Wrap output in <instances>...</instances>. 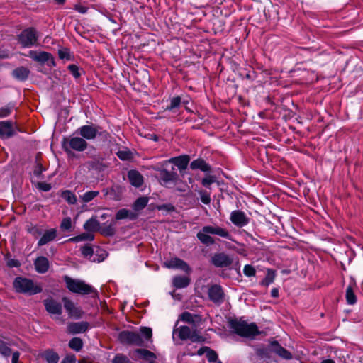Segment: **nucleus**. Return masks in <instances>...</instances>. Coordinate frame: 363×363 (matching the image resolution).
<instances>
[{"label":"nucleus","mask_w":363,"mask_h":363,"mask_svg":"<svg viewBox=\"0 0 363 363\" xmlns=\"http://www.w3.org/2000/svg\"><path fill=\"white\" fill-rule=\"evenodd\" d=\"M79 363H92L90 360L87 359H83L79 361Z\"/></svg>","instance_id":"obj_62"},{"label":"nucleus","mask_w":363,"mask_h":363,"mask_svg":"<svg viewBox=\"0 0 363 363\" xmlns=\"http://www.w3.org/2000/svg\"><path fill=\"white\" fill-rule=\"evenodd\" d=\"M99 226V223L95 218H90L84 224V228L87 231H94Z\"/></svg>","instance_id":"obj_38"},{"label":"nucleus","mask_w":363,"mask_h":363,"mask_svg":"<svg viewBox=\"0 0 363 363\" xmlns=\"http://www.w3.org/2000/svg\"><path fill=\"white\" fill-rule=\"evenodd\" d=\"M211 262L216 267H227L233 263V259L230 256L220 252L212 257Z\"/></svg>","instance_id":"obj_8"},{"label":"nucleus","mask_w":363,"mask_h":363,"mask_svg":"<svg viewBox=\"0 0 363 363\" xmlns=\"http://www.w3.org/2000/svg\"><path fill=\"white\" fill-rule=\"evenodd\" d=\"M321 363H335V362L332 359H324Z\"/></svg>","instance_id":"obj_63"},{"label":"nucleus","mask_w":363,"mask_h":363,"mask_svg":"<svg viewBox=\"0 0 363 363\" xmlns=\"http://www.w3.org/2000/svg\"><path fill=\"white\" fill-rule=\"evenodd\" d=\"M38 38L37 31L33 28H28L18 35V42L23 48H30L36 45Z\"/></svg>","instance_id":"obj_4"},{"label":"nucleus","mask_w":363,"mask_h":363,"mask_svg":"<svg viewBox=\"0 0 363 363\" xmlns=\"http://www.w3.org/2000/svg\"><path fill=\"white\" fill-rule=\"evenodd\" d=\"M172 284L177 289L185 288L190 284V279L186 276H177L173 278Z\"/></svg>","instance_id":"obj_24"},{"label":"nucleus","mask_w":363,"mask_h":363,"mask_svg":"<svg viewBox=\"0 0 363 363\" xmlns=\"http://www.w3.org/2000/svg\"><path fill=\"white\" fill-rule=\"evenodd\" d=\"M231 328L238 335L245 337H253L259 333L258 328L255 323L234 320L230 323Z\"/></svg>","instance_id":"obj_3"},{"label":"nucleus","mask_w":363,"mask_h":363,"mask_svg":"<svg viewBox=\"0 0 363 363\" xmlns=\"http://www.w3.org/2000/svg\"><path fill=\"white\" fill-rule=\"evenodd\" d=\"M67 288L72 293L82 295L96 294V291L91 285L80 279H74L68 276L64 277Z\"/></svg>","instance_id":"obj_1"},{"label":"nucleus","mask_w":363,"mask_h":363,"mask_svg":"<svg viewBox=\"0 0 363 363\" xmlns=\"http://www.w3.org/2000/svg\"><path fill=\"white\" fill-rule=\"evenodd\" d=\"M64 307L65 310L67 311L69 317L74 318H79L82 316V310L77 307L75 304L70 300L67 298H64L62 299Z\"/></svg>","instance_id":"obj_13"},{"label":"nucleus","mask_w":363,"mask_h":363,"mask_svg":"<svg viewBox=\"0 0 363 363\" xmlns=\"http://www.w3.org/2000/svg\"><path fill=\"white\" fill-rule=\"evenodd\" d=\"M29 70L25 67H18L13 71V75L19 80H25L28 78Z\"/></svg>","instance_id":"obj_31"},{"label":"nucleus","mask_w":363,"mask_h":363,"mask_svg":"<svg viewBox=\"0 0 363 363\" xmlns=\"http://www.w3.org/2000/svg\"><path fill=\"white\" fill-rule=\"evenodd\" d=\"M11 345L12 344L7 343L0 339V354L6 358L9 357L11 354V350L10 349Z\"/></svg>","instance_id":"obj_32"},{"label":"nucleus","mask_w":363,"mask_h":363,"mask_svg":"<svg viewBox=\"0 0 363 363\" xmlns=\"http://www.w3.org/2000/svg\"><path fill=\"white\" fill-rule=\"evenodd\" d=\"M45 307L50 314L60 315L62 313L61 305L52 299L45 301Z\"/></svg>","instance_id":"obj_20"},{"label":"nucleus","mask_w":363,"mask_h":363,"mask_svg":"<svg viewBox=\"0 0 363 363\" xmlns=\"http://www.w3.org/2000/svg\"><path fill=\"white\" fill-rule=\"evenodd\" d=\"M169 163H172L176 165L180 171L184 170L187 168L189 157L187 155H182L179 157H175L169 159L168 161Z\"/></svg>","instance_id":"obj_18"},{"label":"nucleus","mask_w":363,"mask_h":363,"mask_svg":"<svg viewBox=\"0 0 363 363\" xmlns=\"http://www.w3.org/2000/svg\"><path fill=\"white\" fill-rule=\"evenodd\" d=\"M66 143L71 149L78 152L85 150L88 146L86 140L82 137L79 136L71 137L69 139L67 140Z\"/></svg>","instance_id":"obj_10"},{"label":"nucleus","mask_w":363,"mask_h":363,"mask_svg":"<svg viewBox=\"0 0 363 363\" xmlns=\"http://www.w3.org/2000/svg\"><path fill=\"white\" fill-rule=\"evenodd\" d=\"M99 194V191H89L85 192L83 195L81 196L82 200L85 203H89L94 198L98 196Z\"/></svg>","instance_id":"obj_39"},{"label":"nucleus","mask_w":363,"mask_h":363,"mask_svg":"<svg viewBox=\"0 0 363 363\" xmlns=\"http://www.w3.org/2000/svg\"><path fill=\"white\" fill-rule=\"evenodd\" d=\"M59 57L60 59L69 60L70 59V51L69 49L63 48L58 50Z\"/></svg>","instance_id":"obj_47"},{"label":"nucleus","mask_w":363,"mask_h":363,"mask_svg":"<svg viewBox=\"0 0 363 363\" xmlns=\"http://www.w3.org/2000/svg\"><path fill=\"white\" fill-rule=\"evenodd\" d=\"M89 327L87 322H77L69 323L67 326V330L71 334H77L85 332Z\"/></svg>","instance_id":"obj_19"},{"label":"nucleus","mask_w":363,"mask_h":363,"mask_svg":"<svg viewBox=\"0 0 363 363\" xmlns=\"http://www.w3.org/2000/svg\"><path fill=\"white\" fill-rule=\"evenodd\" d=\"M197 238L201 242L206 245H213L215 242L214 239L207 233H204L203 228L197 233Z\"/></svg>","instance_id":"obj_27"},{"label":"nucleus","mask_w":363,"mask_h":363,"mask_svg":"<svg viewBox=\"0 0 363 363\" xmlns=\"http://www.w3.org/2000/svg\"><path fill=\"white\" fill-rule=\"evenodd\" d=\"M197 354L199 356L206 355L208 363H222L218 359V355L215 351L208 347H203L197 351Z\"/></svg>","instance_id":"obj_16"},{"label":"nucleus","mask_w":363,"mask_h":363,"mask_svg":"<svg viewBox=\"0 0 363 363\" xmlns=\"http://www.w3.org/2000/svg\"><path fill=\"white\" fill-rule=\"evenodd\" d=\"M57 237V230L54 228L46 230L38 242V246L46 245L50 241H52Z\"/></svg>","instance_id":"obj_22"},{"label":"nucleus","mask_w":363,"mask_h":363,"mask_svg":"<svg viewBox=\"0 0 363 363\" xmlns=\"http://www.w3.org/2000/svg\"><path fill=\"white\" fill-rule=\"evenodd\" d=\"M112 363H130V361L125 356L118 354L114 357Z\"/></svg>","instance_id":"obj_49"},{"label":"nucleus","mask_w":363,"mask_h":363,"mask_svg":"<svg viewBox=\"0 0 363 363\" xmlns=\"http://www.w3.org/2000/svg\"><path fill=\"white\" fill-rule=\"evenodd\" d=\"M61 196L67 201L69 204H74L77 203V196L71 191L65 190L61 194Z\"/></svg>","instance_id":"obj_37"},{"label":"nucleus","mask_w":363,"mask_h":363,"mask_svg":"<svg viewBox=\"0 0 363 363\" xmlns=\"http://www.w3.org/2000/svg\"><path fill=\"white\" fill-rule=\"evenodd\" d=\"M271 295L274 298H277L279 296V290L277 288H273L271 291Z\"/></svg>","instance_id":"obj_61"},{"label":"nucleus","mask_w":363,"mask_h":363,"mask_svg":"<svg viewBox=\"0 0 363 363\" xmlns=\"http://www.w3.org/2000/svg\"><path fill=\"white\" fill-rule=\"evenodd\" d=\"M276 277L275 272L272 269H267V274L264 279L262 281L261 284L264 286H268L274 282Z\"/></svg>","instance_id":"obj_35"},{"label":"nucleus","mask_w":363,"mask_h":363,"mask_svg":"<svg viewBox=\"0 0 363 363\" xmlns=\"http://www.w3.org/2000/svg\"><path fill=\"white\" fill-rule=\"evenodd\" d=\"M6 264L7 266L11 268L18 267L20 266V262L17 259H8Z\"/></svg>","instance_id":"obj_56"},{"label":"nucleus","mask_w":363,"mask_h":363,"mask_svg":"<svg viewBox=\"0 0 363 363\" xmlns=\"http://www.w3.org/2000/svg\"><path fill=\"white\" fill-rule=\"evenodd\" d=\"M34 264L36 271L39 273H45L49 268V261L45 257H38Z\"/></svg>","instance_id":"obj_23"},{"label":"nucleus","mask_w":363,"mask_h":363,"mask_svg":"<svg viewBox=\"0 0 363 363\" xmlns=\"http://www.w3.org/2000/svg\"><path fill=\"white\" fill-rule=\"evenodd\" d=\"M140 335L144 337L145 340H150L152 337V329L147 327H142L140 329Z\"/></svg>","instance_id":"obj_44"},{"label":"nucleus","mask_w":363,"mask_h":363,"mask_svg":"<svg viewBox=\"0 0 363 363\" xmlns=\"http://www.w3.org/2000/svg\"><path fill=\"white\" fill-rule=\"evenodd\" d=\"M128 177L130 183L135 187H140L143 183V177L142 174L136 170L129 171L128 173Z\"/></svg>","instance_id":"obj_21"},{"label":"nucleus","mask_w":363,"mask_h":363,"mask_svg":"<svg viewBox=\"0 0 363 363\" xmlns=\"http://www.w3.org/2000/svg\"><path fill=\"white\" fill-rule=\"evenodd\" d=\"M82 253L85 257H91L93 255V250L89 246H84L82 248Z\"/></svg>","instance_id":"obj_52"},{"label":"nucleus","mask_w":363,"mask_h":363,"mask_svg":"<svg viewBox=\"0 0 363 363\" xmlns=\"http://www.w3.org/2000/svg\"><path fill=\"white\" fill-rule=\"evenodd\" d=\"M68 69L75 78H78L80 76L79 68L77 65H69L68 66Z\"/></svg>","instance_id":"obj_50"},{"label":"nucleus","mask_w":363,"mask_h":363,"mask_svg":"<svg viewBox=\"0 0 363 363\" xmlns=\"http://www.w3.org/2000/svg\"><path fill=\"white\" fill-rule=\"evenodd\" d=\"M174 333L178 334L181 340H186L190 337L191 330L187 326H181L177 330H174Z\"/></svg>","instance_id":"obj_34"},{"label":"nucleus","mask_w":363,"mask_h":363,"mask_svg":"<svg viewBox=\"0 0 363 363\" xmlns=\"http://www.w3.org/2000/svg\"><path fill=\"white\" fill-rule=\"evenodd\" d=\"M135 352L141 357L145 359H155V355L152 352L145 349H138Z\"/></svg>","instance_id":"obj_41"},{"label":"nucleus","mask_w":363,"mask_h":363,"mask_svg":"<svg viewBox=\"0 0 363 363\" xmlns=\"http://www.w3.org/2000/svg\"><path fill=\"white\" fill-rule=\"evenodd\" d=\"M164 266L169 269H180L186 273L191 272L190 267L182 259L174 257L164 262Z\"/></svg>","instance_id":"obj_9"},{"label":"nucleus","mask_w":363,"mask_h":363,"mask_svg":"<svg viewBox=\"0 0 363 363\" xmlns=\"http://www.w3.org/2000/svg\"><path fill=\"white\" fill-rule=\"evenodd\" d=\"M345 298L347 303L353 305L357 302V297L354 293L352 286H348L346 289Z\"/></svg>","instance_id":"obj_36"},{"label":"nucleus","mask_w":363,"mask_h":363,"mask_svg":"<svg viewBox=\"0 0 363 363\" xmlns=\"http://www.w3.org/2000/svg\"><path fill=\"white\" fill-rule=\"evenodd\" d=\"M42 357L48 363H57L59 361V356L57 353L52 350L45 351L43 353Z\"/></svg>","instance_id":"obj_30"},{"label":"nucleus","mask_w":363,"mask_h":363,"mask_svg":"<svg viewBox=\"0 0 363 363\" xmlns=\"http://www.w3.org/2000/svg\"><path fill=\"white\" fill-rule=\"evenodd\" d=\"M160 179L162 185L169 186L172 184H176L178 180V175L174 172H169L166 169H160Z\"/></svg>","instance_id":"obj_11"},{"label":"nucleus","mask_w":363,"mask_h":363,"mask_svg":"<svg viewBox=\"0 0 363 363\" xmlns=\"http://www.w3.org/2000/svg\"><path fill=\"white\" fill-rule=\"evenodd\" d=\"M215 182V179L213 177L208 176L203 179L202 180V184L204 186H209L211 184H213Z\"/></svg>","instance_id":"obj_54"},{"label":"nucleus","mask_w":363,"mask_h":363,"mask_svg":"<svg viewBox=\"0 0 363 363\" xmlns=\"http://www.w3.org/2000/svg\"><path fill=\"white\" fill-rule=\"evenodd\" d=\"M148 198L145 196L139 197L133 203V208L135 211H139L143 209L148 203Z\"/></svg>","instance_id":"obj_33"},{"label":"nucleus","mask_w":363,"mask_h":363,"mask_svg":"<svg viewBox=\"0 0 363 363\" xmlns=\"http://www.w3.org/2000/svg\"><path fill=\"white\" fill-rule=\"evenodd\" d=\"M94 236L89 233H84L75 237H72L67 240V242H78L84 240H93Z\"/></svg>","instance_id":"obj_29"},{"label":"nucleus","mask_w":363,"mask_h":363,"mask_svg":"<svg viewBox=\"0 0 363 363\" xmlns=\"http://www.w3.org/2000/svg\"><path fill=\"white\" fill-rule=\"evenodd\" d=\"M204 233L208 234L217 235L222 238H230L229 233L224 228L217 225H207L202 228Z\"/></svg>","instance_id":"obj_15"},{"label":"nucleus","mask_w":363,"mask_h":363,"mask_svg":"<svg viewBox=\"0 0 363 363\" xmlns=\"http://www.w3.org/2000/svg\"><path fill=\"white\" fill-rule=\"evenodd\" d=\"M136 218V215L131 212L130 210L122 208L119 210L116 214V220H122L125 218H129L130 220H133Z\"/></svg>","instance_id":"obj_28"},{"label":"nucleus","mask_w":363,"mask_h":363,"mask_svg":"<svg viewBox=\"0 0 363 363\" xmlns=\"http://www.w3.org/2000/svg\"><path fill=\"white\" fill-rule=\"evenodd\" d=\"M57 4H62L65 3V0H55Z\"/></svg>","instance_id":"obj_64"},{"label":"nucleus","mask_w":363,"mask_h":363,"mask_svg":"<svg viewBox=\"0 0 363 363\" xmlns=\"http://www.w3.org/2000/svg\"><path fill=\"white\" fill-rule=\"evenodd\" d=\"M76 358L74 355L66 357L60 363H75Z\"/></svg>","instance_id":"obj_59"},{"label":"nucleus","mask_w":363,"mask_h":363,"mask_svg":"<svg viewBox=\"0 0 363 363\" xmlns=\"http://www.w3.org/2000/svg\"><path fill=\"white\" fill-rule=\"evenodd\" d=\"M13 287L17 292L29 295L41 292L40 286L35 284L32 280L24 277H16L13 281Z\"/></svg>","instance_id":"obj_2"},{"label":"nucleus","mask_w":363,"mask_h":363,"mask_svg":"<svg viewBox=\"0 0 363 363\" xmlns=\"http://www.w3.org/2000/svg\"><path fill=\"white\" fill-rule=\"evenodd\" d=\"M13 106L8 105L0 108V118H5L11 113Z\"/></svg>","instance_id":"obj_45"},{"label":"nucleus","mask_w":363,"mask_h":363,"mask_svg":"<svg viewBox=\"0 0 363 363\" xmlns=\"http://www.w3.org/2000/svg\"><path fill=\"white\" fill-rule=\"evenodd\" d=\"M15 134L13 124L9 121H0V138H9Z\"/></svg>","instance_id":"obj_14"},{"label":"nucleus","mask_w":363,"mask_h":363,"mask_svg":"<svg viewBox=\"0 0 363 363\" xmlns=\"http://www.w3.org/2000/svg\"><path fill=\"white\" fill-rule=\"evenodd\" d=\"M255 269L254 267L250 264H247L244 267L243 273L245 276L250 277L255 275Z\"/></svg>","instance_id":"obj_46"},{"label":"nucleus","mask_w":363,"mask_h":363,"mask_svg":"<svg viewBox=\"0 0 363 363\" xmlns=\"http://www.w3.org/2000/svg\"><path fill=\"white\" fill-rule=\"evenodd\" d=\"M118 157L122 160H128L131 157V153L129 151L121 150L117 152Z\"/></svg>","instance_id":"obj_48"},{"label":"nucleus","mask_w":363,"mask_h":363,"mask_svg":"<svg viewBox=\"0 0 363 363\" xmlns=\"http://www.w3.org/2000/svg\"><path fill=\"white\" fill-rule=\"evenodd\" d=\"M192 342H203V337L196 333H191L190 337H189Z\"/></svg>","instance_id":"obj_53"},{"label":"nucleus","mask_w":363,"mask_h":363,"mask_svg":"<svg viewBox=\"0 0 363 363\" xmlns=\"http://www.w3.org/2000/svg\"><path fill=\"white\" fill-rule=\"evenodd\" d=\"M230 219L238 227H243L249 223V218L244 212L240 211H233L230 214Z\"/></svg>","instance_id":"obj_12"},{"label":"nucleus","mask_w":363,"mask_h":363,"mask_svg":"<svg viewBox=\"0 0 363 363\" xmlns=\"http://www.w3.org/2000/svg\"><path fill=\"white\" fill-rule=\"evenodd\" d=\"M28 56L32 58L33 60L40 63H45L48 62V65H55V61L51 54L47 52H37L35 50H30L29 51Z\"/></svg>","instance_id":"obj_6"},{"label":"nucleus","mask_w":363,"mask_h":363,"mask_svg":"<svg viewBox=\"0 0 363 363\" xmlns=\"http://www.w3.org/2000/svg\"><path fill=\"white\" fill-rule=\"evenodd\" d=\"M72 227V222L70 217H66L62 219L60 223V229L62 231L70 230Z\"/></svg>","instance_id":"obj_42"},{"label":"nucleus","mask_w":363,"mask_h":363,"mask_svg":"<svg viewBox=\"0 0 363 363\" xmlns=\"http://www.w3.org/2000/svg\"><path fill=\"white\" fill-rule=\"evenodd\" d=\"M190 167L192 169H201L203 172L210 171L209 165L203 160L198 159L191 162Z\"/></svg>","instance_id":"obj_26"},{"label":"nucleus","mask_w":363,"mask_h":363,"mask_svg":"<svg viewBox=\"0 0 363 363\" xmlns=\"http://www.w3.org/2000/svg\"><path fill=\"white\" fill-rule=\"evenodd\" d=\"M12 354L11 363L18 362L20 354L18 352H14Z\"/></svg>","instance_id":"obj_60"},{"label":"nucleus","mask_w":363,"mask_h":363,"mask_svg":"<svg viewBox=\"0 0 363 363\" xmlns=\"http://www.w3.org/2000/svg\"><path fill=\"white\" fill-rule=\"evenodd\" d=\"M182 319L184 321L191 323L193 321V316L191 313L186 312L182 314Z\"/></svg>","instance_id":"obj_58"},{"label":"nucleus","mask_w":363,"mask_h":363,"mask_svg":"<svg viewBox=\"0 0 363 363\" xmlns=\"http://www.w3.org/2000/svg\"><path fill=\"white\" fill-rule=\"evenodd\" d=\"M208 296L211 301L215 303H220L223 301V292L220 286H212L208 290Z\"/></svg>","instance_id":"obj_17"},{"label":"nucleus","mask_w":363,"mask_h":363,"mask_svg":"<svg viewBox=\"0 0 363 363\" xmlns=\"http://www.w3.org/2000/svg\"><path fill=\"white\" fill-rule=\"evenodd\" d=\"M77 132L84 140H93L99 133V128L94 125H85L79 128Z\"/></svg>","instance_id":"obj_7"},{"label":"nucleus","mask_w":363,"mask_h":363,"mask_svg":"<svg viewBox=\"0 0 363 363\" xmlns=\"http://www.w3.org/2000/svg\"><path fill=\"white\" fill-rule=\"evenodd\" d=\"M119 339L122 342L134 344L138 346L143 345V340L140 335L135 332L123 331L119 335Z\"/></svg>","instance_id":"obj_5"},{"label":"nucleus","mask_w":363,"mask_h":363,"mask_svg":"<svg viewBox=\"0 0 363 363\" xmlns=\"http://www.w3.org/2000/svg\"><path fill=\"white\" fill-rule=\"evenodd\" d=\"M36 160H37V165L35 167V169H34V174L36 176H39L45 170V169L43 167L41 164L38 162V156H37Z\"/></svg>","instance_id":"obj_55"},{"label":"nucleus","mask_w":363,"mask_h":363,"mask_svg":"<svg viewBox=\"0 0 363 363\" xmlns=\"http://www.w3.org/2000/svg\"><path fill=\"white\" fill-rule=\"evenodd\" d=\"M272 347L274 352L277 353L280 357L286 359H290L292 357L291 353L286 349L281 347L277 342H273L272 344Z\"/></svg>","instance_id":"obj_25"},{"label":"nucleus","mask_w":363,"mask_h":363,"mask_svg":"<svg viewBox=\"0 0 363 363\" xmlns=\"http://www.w3.org/2000/svg\"><path fill=\"white\" fill-rule=\"evenodd\" d=\"M38 186L40 189L44 191H48L51 189V185L48 183L40 182L38 184Z\"/></svg>","instance_id":"obj_57"},{"label":"nucleus","mask_w":363,"mask_h":363,"mask_svg":"<svg viewBox=\"0 0 363 363\" xmlns=\"http://www.w3.org/2000/svg\"><path fill=\"white\" fill-rule=\"evenodd\" d=\"M82 340L79 337H74L69 342L70 348L77 352L82 349Z\"/></svg>","instance_id":"obj_40"},{"label":"nucleus","mask_w":363,"mask_h":363,"mask_svg":"<svg viewBox=\"0 0 363 363\" xmlns=\"http://www.w3.org/2000/svg\"><path fill=\"white\" fill-rule=\"evenodd\" d=\"M181 98L179 96L174 97L170 101V104L166 108V110L172 111L176 108H178L181 104Z\"/></svg>","instance_id":"obj_43"},{"label":"nucleus","mask_w":363,"mask_h":363,"mask_svg":"<svg viewBox=\"0 0 363 363\" xmlns=\"http://www.w3.org/2000/svg\"><path fill=\"white\" fill-rule=\"evenodd\" d=\"M201 201L204 204H208L211 202L210 195L205 191H201L200 193Z\"/></svg>","instance_id":"obj_51"}]
</instances>
